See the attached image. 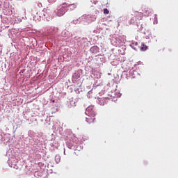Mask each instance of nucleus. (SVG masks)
Listing matches in <instances>:
<instances>
[{
	"label": "nucleus",
	"instance_id": "1",
	"mask_svg": "<svg viewBox=\"0 0 178 178\" xmlns=\"http://www.w3.org/2000/svg\"><path fill=\"white\" fill-rule=\"evenodd\" d=\"M133 20L134 22H137V20H141L143 19V13H140L138 11H135L132 13Z\"/></svg>",
	"mask_w": 178,
	"mask_h": 178
},
{
	"label": "nucleus",
	"instance_id": "2",
	"mask_svg": "<svg viewBox=\"0 0 178 178\" xmlns=\"http://www.w3.org/2000/svg\"><path fill=\"white\" fill-rule=\"evenodd\" d=\"M66 6L63 5L61 7H60L58 9H57V11H56V13L57 16L60 17L63 16L66 13Z\"/></svg>",
	"mask_w": 178,
	"mask_h": 178
},
{
	"label": "nucleus",
	"instance_id": "3",
	"mask_svg": "<svg viewBox=\"0 0 178 178\" xmlns=\"http://www.w3.org/2000/svg\"><path fill=\"white\" fill-rule=\"evenodd\" d=\"M86 115H88V116H95V108H94L93 106H88L86 108Z\"/></svg>",
	"mask_w": 178,
	"mask_h": 178
},
{
	"label": "nucleus",
	"instance_id": "4",
	"mask_svg": "<svg viewBox=\"0 0 178 178\" xmlns=\"http://www.w3.org/2000/svg\"><path fill=\"white\" fill-rule=\"evenodd\" d=\"M62 5H64L66 8H70V10H74V9L77 8V5L76 3L67 4V3L64 2Z\"/></svg>",
	"mask_w": 178,
	"mask_h": 178
},
{
	"label": "nucleus",
	"instance_id": "5",
	"mask_svg": "<svg viewBox=\"0 0 178 178\" xmlns=\"http://www.w3.org/2000/svg\"><path fill=\"white\" fill-rule=\"evenodd\" d=\"M86 122H87V123H89V124H91V123H95V116L88 115L86 118Z\"/></svg>",
	"mask_w": 178,
	"mask_h": 178
},
{
	"label": "nucleus",
	"instance_id": "6",
	"mask_svg": "<svg viewBox=\"0 0 178 178\" xmlns=\"http://www.w3.org/2000/svg\"><path fill=\"white\" fill-rule=\"evenodd\" d=\"M143 15H145V16H149V10H148V8H144V10H143Z\"/></svg>",
	"mask_w": 178,
	"mask_h": 178
},
{
	"label": "nucleus",
	"instance_id": "7",
	"mask_svg": "<svg viewBox=\"0 0 178 178\" xmlns=\"http://www.w3.org/2000/svg\"><path fill=\"white\" fill-rule=\"evenodd\" d=\"M140 49H141V51H147L148 49V46H147L144 44H142L140 46Z\"/></svg>",
	"mask_w": 178,
	"mask_h": 178
},
{
	"label": "nucleus",
	"instance_id": "8",
	"mask_svg": "<svg viewBox=\"0 0 178 178\" xmlns=\"http://www.w3.org/2000/svg\"><path fill=\"white\" fill-rule=\"evenodd\" d=\"M104 15H109V10H108L107 8H104Z\"/></svg>",
	"mask_w": 178,
	"mask_h": 178
},
{
	"label": "nucleus",
	"instance_id": "9",
	"mask_svg": "<svg viewBox=\"0 0 178 178\" xmlns=\"http://www.w3.org/2000/svg\"><path fill=\"white\" fill-rule=\"evenodd\" d=\"M97 49H98V47L97 46H94L90 49L91 51H96Z\"/></svg>",
	"mask_w": 178,
	"mask_h": 178
},
{
	"label": "nucleus",
	"instance_id": "10",
	"mask_svg": "<svg viewBox=\"0 0 178 178\" xmlns=\"http://www.w3.org/2000/svg\"><path fill=\"white\" fill-rule=\"evenodd\" d=\"M48 2H49V3H55V2H56V0H48Z\"/></svg>",
	"mask_w": 178,
	"mask_h": 178
},
{
	"label": "nucleus",
	"instance_id": "11",
	"mask_svg": "<svg viewBox=\"0 0 178 178\" xmlns=\"http://www.w3.org/2000/svg\"><path fill=\"white\" fill-rule=\"evenodd\" d=\"M51 102H53V104H55V100L51 99Z\"/></svg>",
	"mask_w": 178,
	"mask_h": 178
},
{
	"label": "nucleus",
	"instance_id": "12",
	"mask_svg": "<svg viewBox=\"0 0 178 178\" xmlns=\"http://www.w3.org/2000/svg\"><path fill=\"white\" fill-rule=\"evenodd\" d=\"M33 20H35V22H37V20L35 19V17H33Z\"/></svg>",
	"mask_w": 178,
	"mask_h": 178
}]
</instances>
